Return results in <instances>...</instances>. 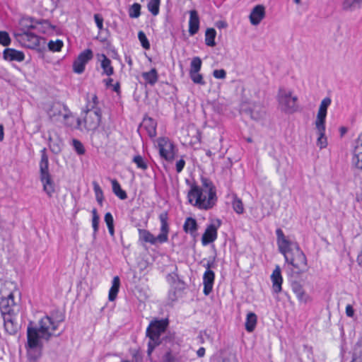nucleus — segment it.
<instances>
[{
	"mask_svg": "<svg viewBox=\"0 0 362 362\" xmlns=\"http://www.w3.org/2000/svg\"><path fill=\"white\" fill-rule=\"evenodd\" d=\"M141 6L139 3H134L129 8V16L132 18H137L141 15Z\"/></svg>",
	"mask_w": 362,
	"mask_h": 362,
	"instance_id": "obj_37",
	"label": "nucleus"
},
{
	"mask_svg": "<svg viewBox=\"0 0 362 362\" xmlns=\"http://www.w3.org/2000/svg\"><path fill=\"white\" fill-rule=\"evenodd\" d=\"M216 31L214 28H207L205 33V43L207 46L214 47L216 45L215 38Z\"/></svg>",
	"mask_w": 362,
	"mask_h": 362,
	"instance_id": "obj_33",
	"label": "nucleus"
},
{
	"mask_svg": "<svg viewBox=\"0 0 362 362\" xmlns=\"http://www.w3.org/2000/svg\"><path fill=\"white\" fill-rule=\"evenodd\" d=\"M172 288L176 291L178 293V295H182V293L185 289V284L183 281L177 279L174 281Z\"/></svg>",
	"mask_w": 362,
	"mask_h": 362,
	"instance_id": "obj_47",
	"label": "nucleus"
},
{
	"mask_svg": "<svg viewBox=\"0 0 362 362\" xmlns=\"http://www.w3.org/2000/svg\"><path fill=\"white\" fill-rule=\"evenodd\" d=\"M49 140L50 141L49 146L51 151L54 154L59 153L62 151L61 142H53L51 136H49Z\"/></svg>",
	"mask_w": 362,
	"mask_h": 362,
	"instance_id": "obj_49",
	"label": "nucleus"
},
{
	"mask_svg": "<svg viewBox=\"0 0 362 362\" xmlns=\"http://www.w3.org/2000/svg\"><path fill=\"white\" fill-rule=\"evenodd\" d=\"M202 185L196 183L190 185L187 193L189 204L201 210H209L217 202L216 189L212 181L205 177H201Z\"/></svg>",
	"mask_w": 362,
	"mask_h": 362,
	"instance_id": "obj_3",
	"label": "nucleus"
},
{
	"mask_svg": "<svg viewBox=\"0 0 362 362\" xmlns=\"http://www.w3.org/2000/svg\"><path fill=\"white\" fill-rule=\"evenodd\" d=\"M189 77L191 80L196 84L199 85H205L206 82L203 78V76L199 72L197 73H189Z\"/></svg>",
	"mask_w": 362,
	"mask_h": 362,
	"instance_id": "obj_45",
	"label": "nucleus"
},
{
	"mask_svg": "<svg viewBox=\"0 0 362 362\" xmlns=\"http://www.w3.org/2000/svg\"><path fill=\"white\" fill-rule=\"evenodd\" d=\"M257 322V315L252 312L247 313L245 323V329L248 332H252L255 330Z\"/></svg>",
	"mask_w": 362,
	"mask_h": 362,
	"instance_id": "obj_30",
	"label": "nucleus"
},
{
	"mask_svg": "<svg viewBox=\"0 0 362 362\" xmlns=\"http://www.w3.org/2000/svg\"><path fill=\"white\" fill-rule=\"evenodd\" d=\"M54 314L52 316L45 315L42 317L38 325H34L33 322H30L27 328V353L30 361H35L38 360L42 355V343L41 339L49 341L52 336H59L54 334V331L58 328L60 322L64 321L63 315H57L55 319H53Z\"/></svg>",
	"mask_w": 362,
	"mask_h": 362,
	"instance_id": "obj_1",
	"label": "nucleus"
},
{
	"mask_svg": "<svg viewBox=\"0 0 362 362\" xmlns=\"http://www.w3.org/2000/svg\"><path fill=\"white\" fill-rule=\"evenodd\" d=\"M202 60L199 57H194L190 63L189 73L199 72L202 68Z\"/></svg>",
	"mask_w": 362,
	"mask_h": 362,
	"instance_id": "obj_38",
	"label": "nucleus"
},
{
	"mask_svg": "<svg viewBox=\"0 0 362 362\" xmlns=\"http://www.w3.org/2000/svg\"><path fill=\"white\" fill-rule=\"evenodd\" d=\"M168 325V319L155 320L149 324L146 329V336L149 338L147 350L148 355L152 353L156 346L160 344V335L165 332Z\"/></svg>",
	"mask_w": 362,
	"mask_h": 362,
	"instance_id": "obj_5",
	"label": "nucleus"
},
{
	"mask_svg": "<svg viewBox=\"0 0 362 362\" xmlns=\"http://www.w3.org/2000/svg\"><path fill=\"white\" fill-rule=\"evenodd\" d=\"M346 314L348 317H352L354 315V309L352 305H347L346 307Z\"/></svg>",
	"mask_w": 362,
	"mask_h": 362,
	"instance_id": "obj_60",
	"label": "nucleus"
},
{
	"mask_svg": "<svg viewBox=\"0 0 362 362\" xmlns=\"http://www.w3.org/2000/svg\"><path fill=\"white\" fill-rule=\"evenodd\" d=\"M216 266V255L210 257L207 260L206 264H204V267L206 268V270H211V269L215 268Z\"/></svg>",
	"mask_w": 362,
	"mask_h": 362,
	"instance_id": "obj_50",
	"label": "nucleus"
},
{
	"mask_svg": "<svg viewBox=\"0 0 362 362\" xmlns=\"http://www.w3.org/2000/svg\"><path fill=\"white\" fill-rule=\"evenodd\" d=\"M362 2V0H344L342 7L344 10H354Z\"/></svg>",
	"mask_w": 362,
	"mask_h": 362,
	"instance_id": "obj_40",
	"label": "nucleus"
},
{
	"mask_svg": "<svg viewBox=\"0 0 362 362\" xmlns=\"http://www.w3.org/2000/svg\"><path fill=\"white\" fill-rule=\"evenodd\" d=\"M48 48L52 52H59L62 49L64 43L61 40H57L56 41L50 40L48 42Z\"/></svg>",
	"mask_w": 362,
	"mask_h": 362,
	"instance_id": "obj_41",
	"label": "nucleus"
},
{
	"mask_svg": "<svg viewBox=\"0 0 362 362\" xmlns=\"http://www.w3.org/2000/svg\"><path fill=\"white\" fill-rule=\"evenodd\" d=\"M217 226L214 223L209 224L202 237V243L204 246L214 242L217 238V230L221 224V221L217 219Z\"/></svg>",
	"mask_w": 362,
	"mask_h": 362,
	"instance_id": "obj_12",
	"label": "nucleus"
},
{
	"mask_svg": "<svg viewBox=\"0 0 362 362\" xmlns=\"http://www.w3.org/2000/svg\"><path fill=\"white\" fill-rule=\"evenodd\" d=\"M215 279V273L212 270H206L203 275V293L205 296H209L213 289Z\"/></svg>",
	"mask_w": 362,
	"mask_h": 362,
	"instance_id": "obj_20",
	"label": "nucleus"
},
{
	"mask_svg": "<svg viewBox=\"0 0 362 362\" xmlns=\"http://www.w3.org/2000/svg\"><path fill=\"white\" fill-rule=\"evenodd\" d=\"M291 288L296 294L298 301L301 303H307L311 300V297L305 291L303 286L296 281H291Z\"/></svg>",
	"mask_w": 362,
	"mask_h": 362,
	"instance_id": "obj_17",
	"label": "nucleus"
},
{
	"mask_svg": "<svg viewBox=\"0 0 362 362\" xmlns=\"http://www.w3.org/2000/svg\"><path fill=\"white\" fill-rule=\"evenodd\" d=\"M265 17V8L263 5H256L250 14V21L252 25H258Z\"/></svg>",
	"mask_w": 362,
	"mask_h": 362,
	"instance_id": "obj_18",
	"label": "nucleus"
},
{
	"mask_svg": "<svg viewBox=\"0 0 362 362\" xmlns=\"http://www.w3.org/2000/svg\"><path fill=\"white\" fill-rule=\"evenodd\" d=\"M197 354L199 357H203L205 354V349L204 347H200L197 350Z\"/></svg>",
	"mask_w": 362,
	"mask_h": 362,
	"instance_id": "obj_63",
	"label": "nucleus"
},
{
	"mask_svg": "<svg viewBox=\"0 0 362 362\" xmlns=\"http://www.w3.org/2000/svg\"><path fill=\"white\" fill-rule=\"evenodd\" d=\"M16 305L13 293H10L6 297H2L0 300V311L4 316L11 315L14 312L13 307Z\"/></svg>",
	"mask_w": 362,
	"mask_h": 362,
	"instance_id": "obj_15",
	"label": "nucleus"
},
{
	"mask_svg": "<svg viewBox=\"0 0 362 362\" xmlns=\"http://www.w3.org/2000/svg\"><path fill=\"white\" fill-rule=\"evenodd\" d=\"M65 126L71 127L74 124V117L68 107H65V112L63 114L61 121Z\"/></svg>",
	"mask_w": 362,
	"mask_h": 362,
	"instance_id": "obj_34",
	"label": "nucleus"
},
{
	"mask_svg": "<svg viewBox=\"0 0 362 362\" xmlns=\"http://www.w3.org/2000/svg\"><path fill=\"white\" fill-rule=\"evenodd\" d=\"M93 189L95 194V198L98 197L103 196V192L101 189V187L99 186V185L96 182H93Z\"/></svg>",
	"mask_w": 362,
	"mask_h": 362,
	"instance_id": "obj_55",
	"label": "nucleus"
},
{
	"mask_svg": "<svg viewBox=\"0 0 362 362\" xmlns=\"http://www.w3.org/2000/svg\"><path fill=\"white\" fill-rule=\"evenodd\" d=\"M298 98L292 97L291 91H287L284 88H279L278 93V101L281 110L285 113L292 114L297 111L296 102Z\"/></svg>",
	"mask_w": 362,
	"mask_h": 362,
	"instance_id": "obj_6",
	"label": "nucleus"
},
{
	"mask_svg": "<svg viewBox=\"0 0 362 362\" xmlns=\"http://www.w3.org/2000/svg\"><path fill=\"white\" fill-rule=\"evenodd\" d=\"M181 296H182V295H178V293L176 291H175L173 288L170 290V291L168 293L169 299L172 301L176 300L178 298H180Z\"/></svg>",
	"mask_w": 362,
	"mask_h": 362,
	"instance_id": "obj_56",
	"label": "nucleus"
},
{
	"mask_svg": "<svg viewBox=\"0 0 362 362\" xmlns=\"http://www.w3.org/2000/svg\"><path fill=\"white\" fill-rule=\"evenodd\" d=\"M94 20L95 24L99 30H102L103 28V18L101 15L96 13L94 15Z\"/></svg>",
	"mask_w": 362,
	"mask_h": 362,
	"instance_id": "obj_53",
	"label": "nucleus"
},
{
	"mask_svg": "<svg viewBox=\"0 0 362 362\" xmlns=\"http://www.w3.org/2000/svg\"><path fill=\"white\" fill-rule=\"evenodd\" d=\"M15 36L23 46L33 49H39L41 40L45 41L44 38H40L30 31H23L21 33L16 34Z\"/></svg>",
	"mask_w": 362,
	"mask_h": 362,
	"instance_id": "obj_8",
	"label": "nucleus"
},
{
	"mask_svg": "<svg viewBox=\"0 0 362 362\" xmlns=\"http://www.w3.org/2000/svg\"><path fill=\"white\" fill-rule=\"evenodd\" d=\"M331 99L328 97L325 98L320 105V107L317 112V118L315 122V125L322 126L325 125L326 117L327 113V108L331 104Z\"/></svg>",
	"mask_w": 362,
	"mask_h": 362,
	"instance_id": "obj_16",
	"label": "nucleus"
},
{
	"mask_svg": "<svg viewBox=\"0 0 362 362\" xmlns=\"http://www.w3.org/2000/svg\"><path fill=\"white\" fill-rule=\"evenodd\" d=\"M353 163L357 168L362 170V144L354 150Z\"/></svg>",
	"mask_w": 362,
	"mask_h": 362,
	"instance_id": "obj_35",
	"label": "nucleus"
},
{
	"mask_svg": "<svg viewBox=\"0 0 362 362\" xmlns=\"http://www.w3.org/2000/svg\"><path fill=\"white\" fill-rule=\"evenodd\" d=\"M65 107H67L63 103L55 101L52 103L47 110V115L49 119L52 122L61 121V117L63 116L62 111L65 112Z\"/></svg>",
	"mask_w": 362,
	"mask_h": 362,
	"instance_id": "obj_14",
	"label": "nucleus"
},
{
	"mask_svg": "<svg viewBox=\"0 0 362 362\" xmlns=\"http://www.w3.org/2000/svg\"><path fill=\"white\" fill-rule=\"evenodd\" d=\"M232 206L233 210L238 214H242L244 212V206L242 200L237 196L233 198Z\"/></svg>",
	"mask_w": 362,
	"mask_h": 362,
	"instance_id": "obj_39",
	"label": "nucleus"
},
{
	"mask_svg": "<svg viewBox=\"0 0 362 362\" xmlns=\"http://www.w3.org/2000/svg\"><path fill=\"white\" fill-rule=\"evenodd\" d=\"M11 42V37L6 31L0 30V45L7 47Z\"/></svg>",
	"mask_w": 362,
	"mask_h": 362,
	"instance_id": "obj_44",
	"label": "nucleus"
},
{
	"mask_svg": "<svg viewBox=\"0 0 362 362\" xmlns=\"http://www.w3.org/2000/svg\"><path fill=\"white\" fill-rule=\"evenodd\" d=\"M138 38L141 43V47L145 49H149L151 45L150 42L146 35V34L142 31L140 30L138 33Z\"/></svg>",
	"mask_w": 362,
	"mask_h": 362,
	"instance_id": "obj_43",
	"label": "nucleus"
},
{
	"mask_svg": "<svg viewBox=\"0 0 362 362\" xmlns=\"http://www.w3.org/2000/svg\"><path fill=\"white\" fill-rule=\"evenodd\" d=\"M157 122L150 117H144L139 128H144L149 137L154 138L156 136Z\"/></svg>",
	"mask_w": 362,
	"mask_h": 362,
	"instance_id": "obj_21",
	"label": "nucleus"
},
{
	"mask_svg": "<svg viewBox=\"0 0 362 362\" xmlns=\"http://www.w3.org/2000/svg\"><path fill=\"white\" fill-rule=\"evenodd\" d=\"M159 7L160 4L156 2L149 1L147 4L148 10L153 16H157L159 13Z\"/></svg>",
	"mask_w": 362,
	"mask_h": 362,
	"instance_id": "obj_48",
	"label": "nucleus"
},
{
	"mask_svg": "<svg viewBox=\"0 0 362 362\" xmlns=\"http://www.w3.org/2000/svg\"><path fill=\"white\" fill-rule=\"evenodd\" d=\"M93 53L90 49H86L81 52L77 58L74 61L73 70L76 74H82L86 64L93 59Z\"/></svg>",
	"mask_w": 362,
	"mask_h": 362,
	"instance_id": "obj_10",
	"label": "nucleus"
},
{
	"mask_svg": "<svg viewBox=\"0 0 362 362\" xmlns=\"http://www.w3.org/2000/svg\"><path fill=\"white\" fill-rule=\"evenodd\" d=\"M159 220L160 221V233L156 236L158 243L162 244L168 240V233L170 230L169 225L168 223V214L167 211H163L159 215Z\"/></svg>",
	"mask_w": 362,
	"mask_h": 362,
	"instance_id": "obj_13",
	"label": "nucleus"
},
{
	"mask_svg": "<svg viewBox=\"0 0 362 362\" xmlns=\"http://www.w3.org/2000/svg\"><path fill=\"white\" fill-rule=\"evenodd\" d=\"M213 76L216 78L218 79H223L226 77V71L221 69H215L213 71Z\"/></svg>",
	"mask_w": 362,
	"mask_h": 362,
	"instance_id": "obj_51",
	"label": "nucleus"
},
{
	"mask_svg": "<svg viewBox=\"0 0 362 362\" xmlns=\"http://www.w3.org/2000/svg\"><path fill=\"white\" fill-rule=\"evenodd\" d=\"M272 281V289L274 293H279L281 291V285L283 279L281 273V269L279 265H276L271 276Z\"/></svg>",
	"mask_w": 362,
	"mask_h": 362,
	"instance_id": "obj_22",
	"label": "nucleus"
},
{
	"mask_svg": "<svg viewBox=\"0 0 362 362\" xmlns=\"http://www.w3.org/2000/svg\"><path fill=\"white\" fill-rule=\"evenodd\" d=\"M25 21H29L30 23V24H26L25 25L28 29H35L43 34L51 33L56 28V26L52 25L48 20H36L33 18H29L25 19Z\"/></svg>",
	"mask_w": 362,
	"mask_h": 362,
	"instance_id": "obj_9",
	"label": "nucleus"
},
{
	"mask_svg": "<svg viewBox=\"0 0 362 362\" xmlns=\"http://www.w3.org/2000/svg\"><path fill=\"white\" fill-rule=\"evenodd\" d=\"M72 143L74 150L78 155H83L85 153V148L79 140L74 139H73Z\"/></svg>",
	"mask_w": 362,
	"mask_h": 362,
	"instance_id": "obj_46",
	"label": "nucleus"
},
{
	"mask_svg": "<svg viewBox=\"0 0 362 362\" xmlns=\"http://www.w3.org/2000/svg\"><path fill=\"white\" fill-rule=\"evenodd\" d=\"M141 76L145 80L146 83L154 86L158 80V71L155 68L151 69L149 71L143 72Z\"/></svg>",
	"mask_w": 362,
	"mask_h": 362,
	"instance_id": "obj_27",
	"label": "nucleus"
},
{
	"mask_svg": "<svg viewBox=\"0 0 362 362\" xmlns=\"http://www.w3.org/2000/svg\"><path fill=\"white\" fill-rule=\"evenodd\" d=\"M185 165V161L184 159L181 158L176 163V171L180 173L182 171L183 168Z\"/></svg>",
	"mask_w": 362,
	"mask_h": 362,
	"instance_id": "obj_57",
	"label": "nucleus"
},
{
	"mask_svg": "<svg viewBox=\"0 0 362 362\" xmlns=\"http://www.w3.org/2000/svg\"><path fill=\"white\" fill-rule=\"evenodd\" d=\"M315 129L318 134L317 146H319L320 149L324 148L327 146V140L325 136V125H315Z\"/></svg>",
	"mask_w": 362,
	"mask_h": 362,
	"instance_id": "obj_25",
	"label": "nucleus"
},
{
	"mask_svg": "<svg viewBox=\"0 0 362 362\" xmlns=\"http://www.w3.org/2000/svg\"><path fill=\"white\" fill-rule=\"evenodd\" d=\"M101 57L103 59L101 60L100 66L103 71V74L108 76H112L114 74V68L112 66L111 60L104 54H101Z\"/></svg>",
	"mask_w": 362,
	"mask_h": 362,
	"instance_id": "obj_28",
	"label": "nucleus"
},
{
	"mask_svg": "<svg viewBox=\"0 0 362 362\" xmlns=\"http://www.w3.org/2000/svg\"><path fill=\"white\" fill-rule=\"evenodd\" d=\"M132 356L136 362H142V356L139 351L134 350Z\"/></svg>",
	"mask_w": 362,
	"mask_h": 362,
	"instance_id": "obj_59",
	"label": "nucleus"
},
{
	"mask_svg": "<svg viewBox=\"0 0 362 362\" xmlns=\"http://www.w3.org/2000/svg\"><path fill=\"white\" fill-rule=\"evenodd\" d=\"M276 242L279 251L284 256L286 263L291 267L286 269L287 275L291 277H297L307 270V258L296 243L287 239L281 228L276 230Z\"/></svg>",
	"mask_w": 362,
	"mask_h": 362,
	"instance_id": "obj_2",
	"label": "nucleus"
},
{
	"mask_svg": "<svg viewBox=\"0 0 362 362\" xmlns=\"http://www.w3.org/2000/svg\"><path fill=\"white\" fill-rule=\"evenodd\" d=\"M160 156L168 161H172L175 158L174 145L168 138L160 137L158 140Z\"/></svg>",
	"mask_w": 362,
	"mask_h": 362,
	"instance_id": "obj_11",
	"label": "nucleus"
},
{
	"mask_svg": "<svg viewBox=\"0 0 362 362\" xmlns=\"http://www.w3.org/2000/svg\"><path fill=\"white\" fill-rule=\"evenodd\" d=\"M199 29V18L195 10L190 11L189 20V33L191 36L197 34Z\"/></svg>",
	"mask_w": 362,
	"mask_h": 362,
	"instance_id": "obj_23",
	"label": "nucleus"
},
{
	"mask_svg": "<svg viewBox=\"0 0 362 362\" xmlns=\"http://www.w3.org/2000/svg\"><path fill=\"white\" fill-rule=\"evenodd\" d=\"M98 97L96 95H94L93 97H92V101H88L87 105H86V108L88 109V107H90L92 105L94 107H98L97 105H98Z\"/></svg>",
	"mask_w": 362,
	"mask_h": 362,
	"instance_id": "obj_58",
	"label": "nucleus"
},
{
	"mask_svg": "<svg viewBox=\"0 0 362 362\" xmlns=\"http://www.w3.org/2000/svg\"><path fill=\"white\" fill-rule=\"evenodd\" d=\"M4 327L9 334H15L18 332V325L14 323L11 315L4 316Z\"/></svg>",
	"mask_w": 362,
	"mask_h": 362,
	"instance_id": "obj_31",
	"label": "nucleus"
},
{
	"mask_svg": "<svg viewBox=\"0 0 362 362\" xmlns=\"http://www.w3.org/2000/svg\"><path fill=\"white\" fill-rule=\"evenodd\" d=\"M41 158L39 163L40 180L43 186V191L49 197L55 192V185L49 170V159L45 148L41 150Z\"/></svg>",
	"mask_w": 362,
	"mask_h": 362,
	"instance_id": "obj_4",
	"label": "nucleus"
},
{
	"mask_svg": "<svg viewBox=\"0 0 362 362\" xmlns=\"http://www.w3.org/2000/svg\"><path fill=\"white\" fill-rule=\"evenodd\" d=\"M139 240H141L144 243H148L151 245H156L157 243H158V240L156 239V237H155L150 231L146 230V229H139Z\"/></svg>",
	"mask_w": 362,
	"mask_h": 362,
	"instance_id": "obj_26",
	"label": "nucleus"
},
{
	"mask_svg": "<svg viewBox=\"0 0 362 362\" xmlns=\"http://www.w3.org/2000/svg\"><path fill=\"white\" fill-rule=\"evenodd\" d=\"M100 217L95 208L92 210V227L93 229V238H95L96 234L99 229Z\"/></svg>",
	"mask_w": 362,
	"mask_h": 362,
	"instance_id": "obj_36",
	"label": "nucleus"
},
{
	"mask_svg": "<svg viewBox=\"0 0 362 362\" xmlns=\"http://www.w3.org/2000/svg\"><path fill=\"white\" fill-rule=\"evenodd\" d=\"M111 183L113 193L120 199H126L127 198V194L126 192L122 189L119 182L117 180L113 179L111 180Z\"/></svg>",
	"mask_w": 362,
	"mask_h": 362,
	"instance_id": "obj_32",
	"label": "nucleus"
},
{
	"mask_svg": "<svg viewBox=\"0 0 362 362\" xmlns=\"http://www.w3.org/2000/svg\"><path fill=\"white\" fill-rule=\"evenodd\" d=\"M351 362H362V358L360 355H358L356 353H353L352 359Z\"/></svg>",
	"mask_w": 362,
	"mask_h": 362,
	"instance_id": "obj_61",
	"label": "nucleus"
},
{
	"mask_svg": "<svg viewBox=\"0 0 362 362\" xmlns=\"http://www.w3.org/2000/svg\"><path fill=\"white\" fill-rule=\"evenodd\" d=\"M357 262L362 267V250L357 257Z\"/></svg>",
	"mask_w": 362,
	"mask_h": 362,
	"instance_id": "obj_64",
	"label": "nucleus"
},
{
	"mask_svg": "<svg viewBox=\"0 0 362 362\" xmlns=\"http://www.w3.org/2000/svg\"><path fill=\"white\" fill-rule=\"evenodd\" d=\"M112 90L117 93L120 92V83L117 82L115 85H112Z\"/></svg>",
	"mask_w": 362,
	"mask_h": 362,
	"instance_id": "obj_62",
	"label": "nucleus"
},
{
	"mask_svg": "<svg viewBox=\"0 0 362 362\" xmlns=\"http://www.w3.org/2000/svg\"><path fill=\"white\" fill-rule=\"evenodd\" d=\"M104 220L107 226L114 225L113 216L110 212H107L105 214Z\"/></svg>",
	"mask_w": 362,
	"mask_h": 362,
	"instance_id": "obj_54",
	"label": "nucleus"
},
{
	"mask_svg": "<svg viewBox=\"0 0 362 362\" xmlns=\"http://www.w3.org/2000/svg\"><path fill=\"white\" fill-rule=\"evenodd\" d=\"M120 286V279L118 276H115L112 281V286L109 291L108 298L110 301L116 299Z\"/></svg>",
	"mask_w": 362,
	"mask_h": 362,
	"instance_id": "obj_29",
	"label": "nucleus"
},
{
	"mask_svg": "<svg viewBox=\"0 0 362 362\" xmlns=\"http://www.w3.org/2000/svg\"><path fill=\"white\" fill-rule=\"evenodd\" d=\"M198 229L197 222L195 218L187 217L183 225V230L185 233H189L192 236H195Z\"/></svg>",
	"mask_w": 362,
	"mask_h": 362,
	"instance_id": "obj_24",
	"label": "nucleus"
},
{
	"mask_svg": "<svg viewBox=\"0 0 362 362\" xmlns=\"http://www.w3.org/2000/svg\"><path fill=\"white\" fill-rule=\"evenodd\" d=\"M132 161L136 165L138 168L142 169L144 170L148 168L147 163L145 162L144 158L140 155L134 156Z\"/></svg>",
	"mask_w": 362,
	"mask_h": 362,
	"instance_id": "obj_42",
	"label": "nucleus"
},
{
	"mask_svg": "<svg viewBox=\"0 0 362 362\" xmlns=\"http://www.w3.org/2000/svg\"><path fill=\"white\" fill-rule=\"evenodd\" d=\"M3 59L8 62H21L25 59V54L13 48H6L3 51Z\"/></svg>",
	"mask_w": 362,
	"mask_h": 362,
	"instance_id": "obj_19",
	"label": "nucleus"
},
{
	"mask_svg": "<svg viewBox=\"0 0 362 362\" xmlns=\"http://www.w3.org/2000/svg\"><path fill=\"white\" fill-rule=\"evenodd\" d=\"M84 127L87 131H95L101 121V110L93 105L83 111Z\"/></svg>",
	"mask_w": 362,
	"mask_h": 362,
	"instance_id": "obj_7",
	"label": "nucleus"
},
{
	"mask_svg": "<svg viewBox=\"0 0 362 362\" xmlns=\"http://www.w3.org/2000/svg\"><path fill=\"white\" fill-rule=\"evenodd\" d=\"M163 361L164 362H179L177 357L171 351H168L165 354Z\"/></svg>",
	"mask_w": 362,
	"mask_h": 362,
	"instance_id": "obj_52",
	"label": "nucleus"
}]
</instances>
